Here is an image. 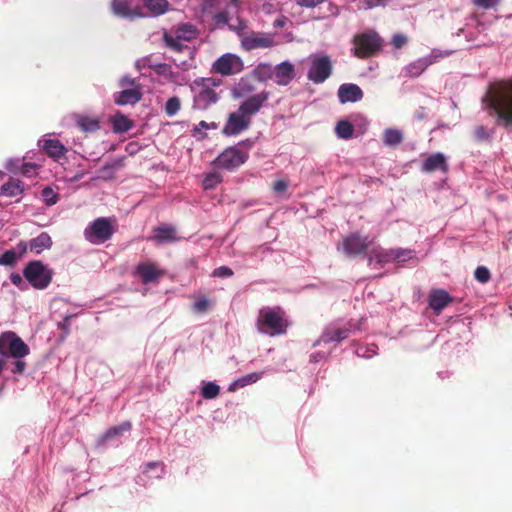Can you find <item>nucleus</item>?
Returning <instances> with one entry per match:
<instances>
[{"label": "nucleus", "instance_id": "1", "mask_svg": "<svg viewBox=\"0 0 512 512\" xmlns=\"http://www.w3.org/2000/svg\"><path fill=\"white\" fill-rule=\"evenodd\" d=\"M239 0H229V5L225 11L218 12L214 16L215 23L228 25L229 29L234 31L241 39V46L244 50L251 51L258 48H268L274 44L273 37L265 33H256L248 30V24L239 16L233 17L231 14L237 13Z\"/></svg>", "mask_w": 512, "mask_h": 512}, {"label": "nucleus", "instance_id": "2", "mask_svg": "<svg viewBox=\"0 0 512 512\" xmlns=\"http://www.w3.org/2000/svg\"><path fill=\"white\" fill-rule=\"evenodd\" d=\"M484 109L496 116L498 125H512V81H499L489 86L482 98Z\"/></svg>", "mask_w": 512, "mask_h": 512}, {"label": "nucleus", "instance_id": "3", "mask_svg": "<svg viewBox=\"0 0 512 512\" xmlns=\"http://www.w3.org/2000/svg\"><path fill=\"white\" fill-rule=\"evenodd\" d=\"M190 84L193 94V108L206 110L219 100L216 89L221 85V80L213 77L197 78Z\"/></svg>", "mask_w": 512, "mask_h": 512}, {"label": "nucleus", "instance_id": "4", "mask_svg": "<svg viewBox=\"0 0 512 512\" xmlns=\"http://www.w3.org/2000/svg\"><path fill=\"white\" fill-rule=\"evenodd\" d=\"M289 322L284 311L279 307H265L259 311L257 328L259 332L268 336L285 334Z\"/></svg>", "mask_w": 512, "mask_h": 512}, {"label": "nucleus", "instance_id": "5", "mask_svg": "<svg viewBox=\"0 0 512 512\" xmlns=\"http://www.w3.org/2000/svg\"><path fill=\"white\" fill-rule=\"evenodd\" d=\"M115 232L110 218L99 217L84 229V238L93 245H101L110 240Z\"/></svg>", "mask_w": 512, "mask_h": 512}, {"label": "nucleus", "instance_id": "6", "mask_svg": "<svg viewBox=\"0 0 512 512\" xmlns=\"http://www.w3.org/2000/svg\"><path fill=\"white\" fill-rule=\"evenodd\" d=\"M25 279L36 289H45L52 280V271L40 261H31L24 268Z\"/></svg>", "mask_w": 512, "mask_h": 512}, {"label": "nucleus", "instance_id": "7", "mask_svg": "<svg viewBox=\"0 0 512 512\" xmlns=\"http://www.w3.org/2000/svg\"><path fill=\"white\" fill-rule=\"evenodd\" d=\"M29 354V347L14 332H5L0 336V355L23 358Z\"/></svg>", "mask_w": 512, "mask_h": 512}, {"label": "nucleus", "instance_id": "8", "mask_svg": "<svg viewBox=\"0 0 512 512\" xmlns=\"http://www.w3.org/2000/svg\"><path fill=\"white\" fill-rule=\"evenodd\" d=\"M307 77L315 84L323 83L331 74V60L326 55H311Z\"/></svg>", "mask_w": 512, "mask_h": 512}, {"label": "nucleus", "instance_id": "9", "mask_svg": "<svg viewBox=\"0 0 512 512\" xmlns=\"http://www.w3.org/2000/svg\"><path fill=\"white\" fill-rule=\"evenodd\" d=\"M452 54V51L433 49L428 55L420 57L415 61L411 62L406 67V71L411 77H418L421 75L429 66L437 63L441 59H444Z\"/></svg>", "mask_w": 512, "mask_h": 512}, {"label": "nucleus", "instance_id": "10", "mask_svg": "<svg viewBox=\"0 0 512 512\" xmlns=\"http://www.w3.org/2000/svg\"><path fill=\"white\" fill-rule=\"evenodd\" d=\"M243 68V61L238 55L225 53L213 62L211 70L222 76H230L240 73Z\"/></svg>", "mask_w": 512, "mask_h": 512}, {"label": "nucleus", "instance_id": "11", "mask_svg": "<svg viewBox=\"0 0 512 512\" xmlns=\"http://www.w3.org/2000/svg\"><path fill=\"white\" fill-rule=\"evenodd\" d=\"M381 38L376 32L370 31L355 37L354 49L358 57H368L381 48Z\"/></svg>", "mask_w": 512, "mask_h": 512}, {"label": "nucleus", "instance_id": "12", "mask_svg": "<svg viewBox=\"0 0 512 512\" xmlns=\"http://www.w3.org/2000/svg\"><path fill=\"white\" fill-rule=\"evenodd\" d=\"M37 145L51 158L53 161L63 164L67 159L68 148L52 134L43 135L37 142Z\"/></svg>", "mask_w": 512, "mask_h": 512}, {"label": "nucleus", "instance_id": "13", "mask_svg": "<svg viewBox=\"0 0 512 512\" xmlns=\"http://www.w3.org/2000/svg\"><path fill=\"white\" fill-rule=\"evenodd\" d=\"M248 159V154L242 150L237 148H228L223 153H221L215 164L217 167L226 169V170H234L240 165L244 164Z\"/></svg>", "mask_w": 512, "mask_h": 512}, {"label": "nucleus", "instance_id": "14", "mask_svg": "<svg viewBox=\"0 0 512 512\" xmlns=\"http://www.w3.org/2000/svg\"><path fill=\"white\" fill-rule=\"evenodd\" d=\"M369 245L370 241L367 237H361L359 234L353 233L337 245V250L342 251L347 257H353L363 253Z\"/></svg>", "mask_w": 512, "mask_h": 512}, {"label": "nucleus", "instance_id": "15", "mask_svg": "<svg viewBox=\"0 0 512 512\" xmlns=\"http://www.w3.org/2000/svg\"><path fill=\"white\" fill-rule=\"evenodd\" d=\"M251 124V120L239 109L232 112L223 128V133L227 136H235L247 130Z\"/></svg>", "mask_w": 512, "mask_h": 512}, {"label": "nucleus", "instance_id": "16", "mask_svg": "<svg viewBox=\"0 0 512 512\" xmlns=\"http://www.w3.org/2000/svg\"><path fill=\"white\" fill-rule=\"evenodd\" d=\"M154 71L157 75L163 77L166 81L176 86H185L191 81V78L187 73L173 71L171 65L167 63H157L154 65Z\"/></svg>", "mask_w": 512, "mask_h": 512}, {"label": "nucleus", "instance_id": "17", "mask_svg": "<svg viewBox=\"0 0 512 512\" xmlns=\"http://www.w3.org/2000/svg\"><path fill=\"white\" fill-rule=\"evenodd\" d=\"M269 98L270 92L261 91L260 93L254 94L244 100L238 109L241 113L245 114L250 120H252V116L261 110Z\"/></svg>", "mask_w": 512, "mask_h": 512}, {"label": "nucleus", "instance_id": "18", "mask_svg": "<svg viewBox=\"0 0 512 512\" xmlns=\"http://www.w3.org/2000/svg\"><path fill=\"white\" fill-rule=\"evenodd\" d=\"M350 332H351V324H349V326L347 325H344V326H337V325H332V326H329L327 327L321 337L314 343V346H317L321 343H330V342H334V341H342L346 338H348V336L350 335Z\"/></svg>", "mask_w": 512, "mask_h": 512}, {"label": "nucleus", "instance_id": "19", "mask_svg": "<svg viewBox=\"0 0 512 512\" xmlns=\"http://www.w3.org/2000/svg\"><path fill=\"white\" fill-rule=\"evenodd\" d=\"M340 103H354L363 98V91L361 88L352 83L342 84L337 92Z\"/></svg>", "mask_w": 512, "mask_h": 512}, {"label": "nucleus", "instance_id": "20", "mask_svg": "<svg viewBox=\"0 0 512 512\" xmlns=\"http://www.w3.org/2000/svg\"><path fill=\"white\" fill-rule=\"evenodd\" d=\"M111 9L117 17L133 19L143 17L144 14L134 9L130 0H112Z\"/></svg>", "mask_w": 512, "mask_h": 512}, {"label": "nucleus", "instance_id": "21", "mask_svg": "<svg viewBox=\"0 0 512 512\" xmlns=\"http://www.w3.org/2000/svg\"><path fill=\"white\" fill-rule=\"evenodd\" d=\"M273 77L277 84L288 85L294 78V66L289 61H283L273 68Z\"/></svg>", "mask_w": 512, "mask_h": 512}, {"label": "nucleus", "instance_id": "22", "mask_svg": "<svg viewBox=\"0 0 512 512\" xmlns=\"http://www.w3.org/2000/svg\"><path fill=\"white\" fill-rule=\"evenodd\" d=\"M142 98L140 87L125 88L114 94V102L119 106L134 105Z\"/></svg>", "mask_w": 512, "mask_h": 512}, {"label": "nucleus", "instance_id": "23", "mask_svg": "<svg viewBox=\"0 0 512 512\" xmlns=\"http://www.w3.org/2000/svg\"><path fill=\"white\" fill-rule=\"evenodd\" d=\"M28 246L26 242H19L16 247L5 251L0 256V265L1 266H12L18 260H20L27 252Z\"/></svg>", "mask_w": 512, "mask_h": 512}, {"label": "nucleus", "instance_id": "24", "mask_svg": "<svg viewBox=\"0 0 512 512\" xmlns=\"http://www.w3.org/2000/svg\"><path fill=\"white\" fill-rule=\"evenodd\" d=\"M436 170H440L442 172H446L448 170L446 158L442 153L430 155L422 164V171L424 172H433Z\"/></svg>", "mask_w": 512, "mask_h": 512}, {"label": "nucleus", "instance_id": "25", "mask_svg": "<svg viewBox=\"0 0 512 512\" xmlns=\"http://www.w3.org/2000/svg\"><path fill=\"white\" fill-rule=\"evenodd\" d=\"M24 192V183L18 179L10 178L0 188V196L7 198L21 197Z\"/></svg>", "mask_w": 512, "mask_h": 512}, {"label": "nucleus", "instance_id": "26", "mask_svg": "<svg viewBox=\"0 0 512 512\" xmlns=\"http://www.w3.org/2000/svg\"><path fill=\"white\" fill-rule=\"evenodd\" d=\"M28 249L35 253L40 254L45 250H48L52 246V239L50 235L46 232L40 233L37 237L32 238L28 243H26Z\"/></svg>", "mask_w": 512, "mask_h": 512}, {"label": "nucleus", "instance_id": "27", "mask_svg": "<svg viewBox=\"0 0 512 512\" xmlns=\"http://www.w3.org/2000/svg\"><path fill=\"white\" fill-rule=\"evenodd\" d=\"M450 302L451 297L444 290H435L429 296V305L436 313H440Z\"/></svg>", "mask_w": 512, "mask_h": 512}, {"label": "nucleus", "instance_id": "28", "mask_svg": "<svg viewBox=\"0 0 512 512\" xmlns=\"http://www.w3.org/2000/svg\"><path fill=\"white\" fill-rule=\"evenodd\" d=\"M110 123L113 131L117 134L125 133L134 126V122L121 112H116L112 115Z\"/></svg>", "mask_w": 512, "mask_h": 512}, {"label": "nucleus", "instance_id": "29", "mask_svg": "<svg viewBox=\"0 0 512 512\" xmlns=\"http://www.w3.org/2000/svg\"><path fill=\"white\" fill-rule=\"evenodd\" d=\"M153 240L158 243H169L177 240L176 230L170 225H160L154 229Z\"/></svg>", "mask_w": 512, "mask_h": 512}, {"label": "nucleus", "instance_id": "30", "mask_svg": "<svg viewBox=\"0 0 512 512\" xmlns=\"http://www.w3.org/2000/svg\"><path fill=\"white\" fill-rule=\"evenodd\" d=\"M136 271L145 284L156 281L161 275V272L154 265L147 263L139 264Z\"/></svg>", "mask_w": 512, "mask_h": 512}, {"label": "nucleus", "instance_id": "31", "mask_svg": "<svg viewBox=\"0 0 512 512\" xmlns=\"http://www.w3.org/2000/svg\"><path fill=\"white\" fill-rule=\"evenodd\" d=\"M262 377V373L253 372L247 375H244L236 380H234L232 383H230L228 387V391L235 392L240 388H243L247 385L256 383L258 380H260Z\"/></svg>", "mask_w": 512, "mask_h": 512}, {"label": "nucleus", "instance_id": "32", "mask_svg": "<svg viewBox=\"0 0 512 512\" xmlns=\"http://www.w3.org/2000/svg\"><path fill=\"white\" fill-rule=\"evenodd\" d=\"M403 133L398 128H386L383 131L382 141L385 146L395 147L403 141Z\"/></svg>", "mask_w": 512, "mask_h": 512}, {"label": "nucleus", "instance_id": "33", "mask_svg": "<svg viewBox=\"0 0 512 512\" xmlns=\"http://www.w3.org/2000/svg\"><path fill=\"white\" fill-rule=\"evenodd\" d=\"M187 58L179 59L174 57H168V59L178 68L180 72L187 73V71L195 68L194 64V51L192 49H186Z\"/></svg>", "mask_w": 512, "mask_h": 512}, {"label": "nucleus", "instance_id": "34", "mask_svg": "<svg viewBox=\"0 0 512 512\" xmlns=\"http://www.w3.org/2000/svg\"><path fill=\"white\" fill-rule=\"evenodd\" d=\"M131 429V423L125 421L118 426H114L107 430L102 440L103 442H109L120 437L124 432H128Z\"/></svg>", "mask_w": 512, "mask_h": 512}, {"label": "nucleus", "instance_id": "35", "mask_svg": "<svg viewBox=\"0 0 512 512\" xmlns=\"http://www.w3.org/2000/svg\"><path fill=\"white\" fill-rule=\"evenodd\" d=\"M173 36L184 41H190L197 36L196 28L191 24H182L176 28L174 32H171Z\"/></svg>", "mask_w": 512, "mask_h": 512}, {"label": "nucleus", "instance_id": "36", "mask_svg": "<svg viewBox=\"0 0 512 512\" xmlns=\"http://www.w3.org/2000/svg\"><path fill=\"white\" fill-rule=\"evenodd\" d=\"M391 260V251H386L380 247H375L369 254V263L372 264H384Z\"/></svg>", "mask_w": 512, "mask_h": 512}, {"label": "nucleus", "instance_id": "37", "mask_svg": "<svg viewBox=\"0 0 512 512\" xmlns=\"http://www.w3.org/2000/svg\"><path fill=\"white\" fill-rule=\"evenodd\" d=\"M182 39H178L176 36H173L172 33L164 34V42L168 48L178 53H186V49H191L187 45L183 44Z\"/></svg>", "mask_w": 512, "mask_h": 512}, {"label": "nucleus", "instance_id": "38", "mask_svg": "<svg viewBox=\"0 0 512 512\" xmlns=\"http://www.w3.org/2000/svg\"><path fill=\"white\" fill-rule=\"evenodd\" d=\"M144 5L152 15L159 16L166 12L168 2L167 0H144Z\"/></svg>", "mask_w": 512, "mask_h": 512}, {"label": "nucleus", "instance_id": "39", "mask_svg": "<svg viewBox=\"0 0 512 512\" xmlns=\"http://www.w3.org/2000/svg\"><path fill=\"white\" fill-rule=\"evenodd\" d=\"M77 125L84 132H95L100 128L98 119L88 116L79 117L77 120Z\"/></svg>", "mask_w": 512, "mask_h": 512}, {"label": "nucleus", "instance_id": "40", "mask_svg": "<svg viewBox=\"0 0 512 512\" xmlns=\"http://www.w3.org/2000/svg\"><path fill=\"white\" fill-rule=\"evenodd\" d=\"M336 135L340 139H350L353 136L354 128L353 125L346 120H341L336 124L335 127Z\"/></svg>", "mask_w": 512, "mask_h": 512}, {"label": "nucleus", "instance_id": "41", "mask_svg": "<svg viewBox=\"0 0 512 512\" xmlns=\"http://www.w3.org/2000/svg\"><path fill=\"white\" fill-rule=\"evenodd\" d=\"M219 393L220 386L217 385L215 382H202L201 395L204 399H214L219 395Z\"/></svg>", "mask_w": 512, "mask_h": 512}, {"label": "nucleus", "instance_id": "42", "mask_svg": "<svg viewBox=\"0 0 512 512\" xmlns=\"http://www.w3.org/2000/svg\"><path fill=\"white\" fill-rule=\"evenodd\" d=\"M143 473L149 478H161L164 474V466L160 462H150L145 465Z\"/></svg>", "mask_w": 512, "mask_h": 512}, {"label": "nucleus", "instance_id": "43", "mask_svg": "<svg viewBox=\"0 0 512 512\" xmlns=\"http://www.w3.org/2000/svg\"><path fill=\"white\" fill-rule=\"evenodd\" d=\"M254 74L259 81H265L273 77V68L269 64H260L254 70Z\"/></svg>", "mask_w": 512, "mask_h": 512}, {"label": "nucleus", "instance_id": "44", "mask_svg": "<svg viewBox=\"0 0 512 512\" xmlns=\"http://www.w3.org/2000/svg\"><path fill=\"white\" fill-rule=\"evenodd\" d=\"M180 107H181L180 99L178 97L174 96L167 100L164 110H165V113L171 117V116L176 115L179 112Z\"/></svg>", "mask_w": 512, "mask_h": 512}, {"label": "nucleus", "instance_id": "45", "mask_svg": "<svg viewBox=\"0 0 512 512\" xmlns=\"http://www.w3.org/2000/svg\"><path fill=\"white\" fill-rule=\"evenodd\" d=\"M222 177L217 172L209 173L205 176L203 180L204 189H214L219 183H221Z\"/></svg>", "mask_w": 512, "mask_h": 512}, {"label": "nucleus", "instance_id": "46", "mask_svg": "<svg viewBox=\"0 0 512 512\" xmlns=\"http://www.w3.org/2000/svg\"><path fill=\"white\" fill-rule=\"evenodd\" d=\"M254 91V87L245 79H242L234 89L236 97H244Z\"/></svg>", "mask_w": 512, "mask_h": 512}, {"label": "nucleus", "instance_id": "47", "mask_svg": "<svg viewBox=\"0 0 512 512\" xmlns=\"http://www.w3.org/2000/svg\"><path fill=\"white\" fill-rule=\"evenodd\" d=\"M355 353L359 357L371 358L377 354V347L374 344L361 345L356 348Z\"/></svg>", "mask_w": 512, "mask_h": 512}, {"label": "nucleus", "instance_id": "48", "mask_svg": "<svg viewBox=\"0 0 512 512\" xmlns=\"http://www.w3.org/2000/svg\"><path fill=\"white\" fill-rule=\"evenodd\" d=\"M42 198L46 205L52 206L57 203L59 195L51 187H45L42 190Z\"/></svg>", "mask_w": 512, "mask_h": 512}, {"label": "nucleus", "instance_id": "49", "mask_svg": "<svg viewBox=\"0 0 512 512\" xmlns=\"http://www.w3.org/2000/svg\"><path fill=\"white\" fill-rule=\"evenodd\" d=\"M40 165L32 162H25L21 166L20 173L26 177H33L37 175Z\"/></svg>", "mask_w": 512, "mask_h": 512}, {"label": "nucleus", "instance_id": "50", "mask_svg": "<svg viewBox=\"0 0 512 512\" xmlns=\"http://www.w3.org/2000/svg\"><path fill=\"white\" fill-rule=\"evenodd\" d=\"M475 138L478 141H488L493 135V129H488L483 125H479L475 128Z\"/></svg>", "mask_w": 512, "mask_h": 512}, {"label": "nucleus", "instance_id": "51", "mask_svg": "<svg viewBox=\"0 0 512 512\" xmlns=\"http://www.w3.org/2000/svg\"><path fill=\"white\" fill-rule=\"evenodd\" d=\"M474 277L478 282L485 284L490 280L491 274L487 267L478 266L474 271Z\"/></svg>", "mask_w": 512, "mask_h": 512}, {"label": "nucleus", "instance_id": "52", "mask_svg": "<svg viewBox=\"0 0 512 512\" xmlns=\"http://www.w3.org/2000/svg\"><path fill=\"white\" fill-rule=\"evenodd\" d=\"M23 161L24 158H11L7 160L5 167L8 171L12 173H20Z\"/></svg>", "mask_w": 512, "mask_h": 512}, {"label": "nucleus", "instance_id": "53", "mask_svg": "<svg viewBox=\"0 0 512 512\" xmlns=\"http://www.w3.org/2000/svg\"><path fill=\"white\" fill-rule=\"evenodd\" d=\"M412 254L413 252L411 250H391V259H395L398 261H406L413 257Z\"/></svg>", "mask_w": 512, "mask_h": 512}, {"label": "nucleus", "instance_id": "54", "mask_svg": "<svg viewBox=\"0 0 512 512\" xmlns=\"http://www.w3.org/2000/svg\"><path fill=\"white\" fill-rule=\"evenodd\" d=\"M157 63H153L150 56L142 57L135 62V68L138 71H142L145 68H152L154 70V65Z\"/></svg>", "mask_w": 512, "mask_h": 512}, {"label": "nucleus", "instance_id": "55", "mask_svg": "<svg viewBox=\"0 0 512 512\" xmlns=\"http://www.w3.org/2000/svg\"><path fill=\"white\" fill-rule=\"evenodd\" d=\"M259 3H262V10L270 14L276 10H278L280 6V2H273V0H257Z\"/></svg>", "mask_w": 512, "mask_h": 512}, {"label": "nucleus", "instance_id": "56", "mask_svg": "<svg viewBox=\"0 0 512 512\" xmlns=\"http://www.w3.org/2000/svg\"><path fill=\"white\" fill-rule=\"evenodd\" d=\"M209 306V300L205 297L198 298L194 304L193 308L195 311L203 313L208 309Z\"/></svg>", "mask_w": 512, "mask_h": 512}, {"label": "nucleus", "instance_id": "57", "mask_svg": "<svg viewBox=\"0 0 512 512\" xmlns=\"http://www.w3.org/2000/svg\"><path fill=\"white\" fill-rule=\"evenodd\" d=\"M119 86L122 89L139 87L138 85H136L135 79L127 75L120 78Z\"/></svg>", "mask_w": 512, "mask_h": 512}, {"label": "nucleus", "instance_id": "58", "mask_svg": "<svg viewBox=\"0 0 512 512\" xmlns=\"http://www.w3.org/2000/svg\"><path fill=\"white\" fill-rule=\"evenodd\" d=\"M361 3L364 9L369 10L379 6H385L386 0H362Z\"/></svg>", "mask_w": 512, "mask_h": 512}, {"label": "nucleus", "instance_id": "59", "mask_svg": "<svg viewBox=\"0 0 512 512\" xmlns=\"http://www.w3.org/2000/svg\"><path fill=\"white\" fill-rule=\"evenodd\" d=\"M408 39L404 34L398 33L392 37V44L395 48L399 49L407 43Z\"/></svg>", "mask_w": 512, "mask_h": 512}, {"label": "nucleus", "instance_id": "60", "mask_svg": "<svg viewBox=\"0 0 512 512\" xmlns=\"http://www.w3.org/2000/svg\"><path fill=\"white\" fill-rule=\"evenodd\" d=\"M472 2L478 7L490 9L496 6L500 0H472Z\"/></svg>", "mask_w": 512, "mask_h": 512}, {"label": "nucleus", "instance_id": "61", "mask_svg": "<svg viewBox=\"0 0 512 512\" xmlns=\"http://www.w3.org/2000/svg\"><path fill=\"white\" fill-rule=\"evenodd\" d=\"M233 274L232 270L227 266H221L213 271V275L216 277H230Z\"/></svg>", "mask_w": 512, "mask_h": 512}, {"label": "nucleus", "instance_id": "62", "mask_svg": "<svg viewBox=\"0 0 512 512\" xmlns=\"http://www.w3.org/2000/svg\"><path fill=\"white\" fill-rule=\"evenodd\" d=\"M13 365L14 367L11 370L13 373L21 374L26 368V363L22 360V358H16V361L13 363Z\"/></svg>", "mask_w": 512, "mask_h": 512}, {"label": "nucleus", "instance_id": "63", "mask_svg": "<svg viewBox=\"0 0 512 512\" xmlns=\"http://www.w3.org/2000/svg\"><path fill=\"white\" fill-rule=\"evenodd\" d=\"M10 280L15 286H17L21 289L25 286V282H24L22 276L18 273H12L10 275Z\"/></svg>", "mask_w": 512, "mask_h": 512}, {"label": "nucleus", "instance_id": "64", "mask_svg": "<svg viewBox=\"0 0 512 512\" xmlns=\"http://www.w3.org/2000/svg\"><path fill=\"white\" fill-rule=\"evenodd\" d=\"M297 4L307 8H313L322 3L323 0H296Z\"/></svg>", "mask_w": 512, "mask_h": 512}]
</instances>
